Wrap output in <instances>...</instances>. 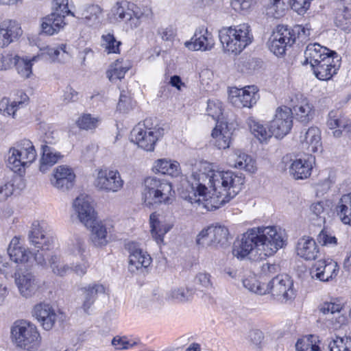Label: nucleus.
<instances>
[{
    "instance_id": "f257e3e1",
    "label": "nucleus",
    "mask_w": 351,
    "mask_h": 351,
    "mask_svg": "<svg viewBox=\"0 0 351 351\" xmlns=\"http://www.w3.org/2000/svg\"><path fill=\"white\" fill-rule=\"evenodd\" d=\"M199 172L193 171L181 196L191 204L219 208L241 190L244 178L232 171H222L208 162H201Z\"/></svg>"
},
{
    "instance_id": "f03ea898",
    "label": "nucleus",
    "mask_w": 351,
    "mask_h": 351,
    "mask_svg": "<svg viewBox=\"0 0 351 351\" xmlns=\"http://www.w3.org/2000/svg\"><path fill=\"white\" fill-rule=\"evenodd\" d=\"M285 230L276 226L253 228L234 241L232 254L239 260L263 259L286 245Z\"/></svg>"
},
{
    "instance_id": "7ed1b4c3",
    "label": "nucleus",
    "mask_w": 351,
    "mask_h": 351,
    "mask_svg": "<svg viewBox=\"0 0 351 351\" xmlns=\"http://www.w3.org/2000/svg\"><path fill=\"white\" fill-rule=\"evenodd\" d=\"M174 191L170 182L156 176H149L143 183V198L147 206L169 205L172 203Z\"/></svg>"
},
{
    "instance_id": "20e7f679",
    "label": "nucleus",
    "mask_w": 351,
    "mask_h": 351,
    "mask_svg": "<svg viewBox=\"0 0 351 351\" xmlns=\"http://www.w3.org/2000/svg\"><path fill=\"white\" fill-rule=\"evenodd\" d=\"M219 38L223 50L235 55L240 53L253 40L250 27L247 23L222 28L219 32Z\"/></svg>"
},
{
    "instance_id": "39448f33",
    "label": "nucleus",
    "mask_w": 351,
    "mask_h": 351,
    "mask_svg": "<svg viewBox=\"0 0 351 351\" xmlns=\"http://www.w3.org/2000/svg\"><path fill=\"white\" fill-rule=\"evenodd\" d=\"M11 337L14 344L27 351H36L41 342V337L36 326L29 322L19 320L11 328Z\"/></svg>"
},
{
    "instance_id": "423d86ee",
    "label": "nucleus",
    "mask_w": 351,
    "mask_h": 351,
    "mask_svg": "<svg viewBox=\"0 0 351 351\" xmlns=\"http://www.w3.org/2000/svg\"><path fill=\"white\" fill-rule=\"evenodd\" d=\"M36 156L32 142L24 139L16 147L10 149L7 165L14 172L21 173L35 160Z\"/></svg>"
},
{
    "instance_id": "0eeeda50",
    "label": "nucleus",
    "mask_w": 351,
    "mask_h": 351,
    "mask_svg": "<svg viewBox=\"0 0 351 351\" xmlns=\"http://www.w3.org/2000/svg\"><path fill=\"white\" fill-rule=\"evenodd\" d=\"M163 135V129L156 125L152 126L151 119H146L138 123L131 132V141L140 148L152 152L156 143Z\"/></svg>"
},
{
    "instance_id": "6e6552de",
    "label": "nucleus",
    "mask_w": 351,
    "mask_h": 351,
    "mask_svg": "<svg viewBox=\"0 0 351 351\" xmlns=\"http://www.w3.org/2000/svg\"><path fill=\"white\" fill-rule=\"evenodd\" d=\"M151 10L143 12L138 7L128 1L117 2L111 9L110 18L115 21H122L131 29L138 27L143 19L148 18Z\"/></svg>"
},
{
    "instance_id": "1a4fd4ad",
    "label": "nucleus",
    "mask_w": 351,
    "mask_h": 351,
    "mask_svg": "<svg viewBox=\"0 0 351 351\" xmlns=\"http://www.w3.org/2000/svg\"><path fill=\"white\" fill-rule=\"evenodd\" d=\"M267 293L281 303L292 300L295 295L293 282L288 275H278L266 285Z\"/></svg>"
},
{
    "instance_id": "9d476101",
    "label": "nucleus",
    "mask_w": 351,
    "mask_h": 351,
    "mask_svg": "<svg viewBox=\"0 0 351 351\" xmlns=\"http://www.w3.org/2000/svg\"><path fill=\"white\" fill-rule=\"evenodd\" d=\"M271 132L275 138H283L293 127V113L290 108L280 106L276 108L273 119L270 121Z\"/></svg>"
},
{
    "instance_id": "9b49d317",
    "label": "nucleus",
    "mask_w": 351,
    "mask_h": 351,
    "mask_svg": "<svg viewBox=\"0 0 351 351\" xmlns=\"http://www.w3.org/2000/svg\"><path fill=\"white\" fill-rule=\"evenodd\" d=\"M124 181L117 169H100L95 181V186L106 193H116L123 186Z\"/></svg>"
},
{
    "instance_id": "f8f14e48",
    "label": "nucleus",
    "mask_w": 351,
    "mask_h": 351,
    "mask_svg": "<svg viewBox=\"0 0 351 351\" xmlns=\"http://www.w3.org/2000/svg\"><path fill=\"white\" fill-rule=\"evenodd\" d=\"M125 248L129 252L128 270L131 273L143 272L152 263L149 254L144 252L136 242H128Z\"/></svg>"
},
{
    "instance_id": "ddd939ff",
    "label": "nucleus",
    "mask_w": 351,
    "mask_h": 351,
    "mask_svg": "<svg viewBox=\"0 0 351 351\" xmlns=\"http://www.w3.org/2000/svg\"><path fill=\"white\" fill-rule=\"evenodd\" d=\"M73 207L80 221L85 226H89L97 219V213L90 196L80 195L74 200Z\"/></svg>"
},
{
    "instance_id": "4468645a",
    "label": "nucleus",
    "mask_w": 351,
    "mask_h": 351,
    "mask_svg": "<svg viewBox=\"0 0 351 351\" xmlns=\"http://www.w3.org/2000/svg\"><path fill=\"white\" fill-rule=\"evenodd\" d=\"M290 28L285 25H278L270 38L269 47L276 56H281L285 53L287 47H291L295 42Z\"/></svg>"
},
{
    "instance_id": "2eb2a0df",
    "label": "nucleus",
    "mask_w": 351,
    "mask_h": 351,
    "mask_svg": "<svg viewBox=\"0 0 351 351\" xmlns=\"http://www.w3.org/2000/svg\"><path fill=\"white\" fill-rule=\"evenodd\" d=\"M256 86H248L242 89H232L229 94L230 103L237 108H251L259 99Z\"/></svg>"
},
{
    "instance_id": "dca6fc26",
    "label": "nucleus",
    "mask_w": 351,
    "mask_h": 351,
    "mask_svg": "<svg viewBox=\"0 0 351 351\" xmlns=\"http://www.w3.org/2000/svg\"><path fill=\"white\" fill-rule=\"evenodd\" d=\"M15 284L19 294L26 299L34 296L40 287L38 279L29 271L15 274Z\"/></svg>"
},
{
    "instance_id": "f3484780",
    "label": "nucleus",
    "mask_w": 351,
    "mask_h": 351,
    "mask_svg": "<svg viewBox=\"0 0 351 351\" xmlns=\"http://www.w3.org/2000/svg\"><path fill=\"white\" fill-rule=\"evenodd\" d=\"M75 174L67 165L56 167L50 178L51 185L58 190L66 191L71 189L75 183Z\"/></svg>"
},
{
    "instance_id": "a211bd4d",
    "label": "nucleus",
    "mask_w": 351,
    "mask_h": 351,
    "mask_svg": "<svg viewBox=\"0 0 351 351\" xmlns=\"http://www.w3.org/2000/svg\"><path fill=\"white\" fill-rule=\"evenodd\" d=\"M214 45L213 36L204 26L199 27L191 40L185 43V46L192 51H209Z\"/></svg>"
},
{
    "instance_id": "6ab92c4d",
    "label": "nucleus",
    "mask_w": 351,
    "mask_h": 351,
    "mask_svg": "<svg viewBox=\"0 0 351 351\" xmlns=\"http://www.w3.org/2000/svg\"><path fill=\"white\" fill-rule=\"evenodd\" d=\"M342 305L338 302H324L320 308V311L326 315L325 320L327 327L337 330L345 324L346 318L341 314Z\"/></svg>"
},
{
    "instance_id": "aec40b11",
    "label": "nucleus",
    "mask_w": 351,
    "mask_h": 351,
    "mask_svg": "<svg viewBox=\"0 0 351 351\" xmlns=\"http://www.w3.org/2000/svg\"><path fill=\"white\" fill-rule=\"evenodd\" d=\"M300 145L307 154L322 150L321 132L317 127H311L302 132L299 136Z\"/></svg>"
},
{
    "instance_id": "412c9836",
    "label": "nucleus",
    "mask_w": 351,
    "mask_h": 351,
    "mask_svg": "<svg viewBox=\"0 0 351 351\" xmlns=\"http://www.w3.org/2000/svg\"><path fill=\"white\" fill-rule=\"evenodd\" d=\"M340 66V58L337 53L325 56V59L315 67L313 73L320 80H328L337 73Z\"/></svg>"
},
{
    "instance_id": "4be33fe9",
    "label": "nucleus",
    "mask_w": 351,
    "mask_h": 351,
    "mask_svg": "<svg viewBox=\"0 0 351 351\" xmlns=\"http://www.w3.org/2000/svg\"><path fill=\"white\" fill-rule=\"evenodd\" d=\"M20 24L15 20L5 19L0 23V46L5 47L22 35Z\"/></svg>"
},
{
    "instance_id": "5701e85b",
    "label": "nucleus",
    "mask_w": 351,
    "mask_h": 351,
    "mask_svg": "<svg viewBox=\"0 0 351 351\" xmlns=\"http://www.w3.org/2000/svg\"><path fill=\"white\" fill-rule=\"evenodd\" d=\"M46 226L44 221H34L28 235L31 244L42 250H48L51 245V239L46 234Z\"/></svg>"
},
{
    "instance_id": "b1692460",
    "label": "nucleus",
    "mask_w": 351,
    "mask_h": 351,
    "mask_svg": "<svg viewBox=\"0 0 351 351\" xmlns=\"http://www.w3.org/2000/svg\"><path fill=\"white\" fill-rule=\"evenodd\" d=\"M82 296L81 308L84 313L89 315L91 306L100 294H104L106 287L99 282H92L80 288Z\"/></svg>"
},
{
    "instance_id": "393cba45",
    "label": "nucleus",
    "mask_w": 351,
    "mask_h": 351,
    "mask_svg": "<svg viewBox=\"0 0 351 351\" xmlns=\"http://www.w3.org/2000/svg\"><path fill=\"white\" fill-rule=\"evenodd\" d=\"M314 160L311 154L292 160L289 167L290 175L295 180L306 179L311 174Z\"/></svg>"
},
{
    "instance_id": "a878e982",
    "label": "nucleus",
    "mask_w": 351,
    "mask_h": 351,
    "mask_svg": "<svg viewBox=\"0 0 351 351\" xmlns=\"http://www.w3.org/2000/svg\"><path fill=\"white\" fill-rule=\"evenodd\" d=\"M33 316L46 330H51L58 318L55 309L47 303H40L34 306Z\"/></svg>"
},
{
    "instance_id": "bb28decb",
    "label": "nucleus",
    "mask_w": 351,
    "mask_h": 351,
    "mask_svg": "<svg viewBox=\"0 0 351 351\" xmlns=\"http://www.w3.org/2000/svg\"><path fill=\"white\" fill-rule=\"evenodd\" d=\"M336 55V52L320 45L318 43H311L307 45L304 53L303 64H310L312 69L316 67L326 56Z\"/></svg>"
},
{
    "instance_id": "cd10ccee",
    "label": "nucleus",
    "mask_w": 351,
    "mask_h": 351,
    "mask_svg": "<svg viewBox=\"0 0 351 351\" xmlns=\"http://www.w3.org/2000/svg\"><path fill=\"white\" fill-rule=\"evenodd\" d=\"M339 271L337 262L332 259L319 260L317 261L312 269V276L320 281H328L335 277Z\"/></svg>"
},
{
    "instance_id": "c85d7f7f",
    "label": "nucleus",
    "mask_w": 351,
    "mask_h": 351,
    "mask_svg": "<svg viewBox=\"0 0 351 351\" xmlns=\"http://www.w3.org/2000/svg\"><path fill=\"white\" fill-rule=\"evenodd\" d=\"M298 103L293 106L292 113L295 119L302 123H308L315 116L314 106L309 100L300 95L297 97Z\"/></svg>"
},
{
    "instance_id": "c756f323",
    "label": "nucleus",
    "mask_w": 351,
    "mask_h": 351,
    "mask_svg": "<svg viewBox=\"0 0 351 351\" xmlns=\"http://www.w3.org/2000/svg\"><path fill=\"white\" fill-rule=\"evenodd\" d=\"M149 223L153 239L158 244L162 243L165 235L172 228L173 224L156 213L150 215Z\"/></svg>"
},
{
    "instance_id": "7c9ffc66",
    "label": "nucleus",
    "mask_w": 351,
    "mask_h": 351,
    "mask_svg": "<svg viewBox=\"0 0 351 351\" xmlns=\"http://www.w3.org/2000/svg\"><path fill=\"white\" fill-rule=\"evenodd\" d=\"M232 126L227 122H218L212 132L215 145L219 149L229 147L231 136L232 134Z\"/></svg>"
},
{
    "instance_id": "2f4dec72",
    "label": "nucleus",
    "mask_w": 351,
    "mask_h": 351,
    "mask_svg": "<svg viewBox=\"0 0 351 351\" xmlns=\"http://www.w3.org/2000/svg\"><path fill=\"white\" fill-rule=\"evenodd\" d=\"M86 227L90 229V240L95 246L102 247L108 243V232L110 228L106 221L95 219L91 225Z\"/></svg>"
},
{
    "instance_id": "473e14b6",
    "label": "nucleus",
    "mask_w": 351,
    "mask_h": 351,
    "mask_svg": "<svg viewBox=\"0 0 351 351\" xmlns=\"http://www.w3.org/2000/svg\"><path fill=\"white\" fill-rule=\"evenodd\" d=\"M64 19L63 15L58 12H52L43 17L40 25L41 33L48 36L57 34L65 25Z\"/></svg>"
},
{
    "instance_id": "72a5a7b5",
    "label": "nucleus",
    "mask_w": 351,
    "mask_h": 351,
    "mask_svg": "<svg viewBox=\"0 0 351 351\" xmlns=\"http://www.w3.org/2000/svg\"><path fill=\"white\" fill-rule=\"evenodd\" d=\"M228 163L232 167L243 169L249 173H254L256 170L255 160L250 156L239 150L230 156Z\"/></svg>"
},
{
    "instance_id": "f704fd0d",
    "label": "nucleus",
    "mask_w": 351,
    "mask_h": 351,
    "mask_svg": "<svg viewBox=\"0 0 351 351\" xmlns=\"http://www.w3.org/2000/svg\"><path fill=\"white\" fill-rule=\"evenodd\" d=\"M75 17L80 18L90 26L98 25L101 19L102 10L97 5H86L75 12Z\"/></svg>"
},
{
    "instance_id": "c9c22d12",
    "label": "nucleus",
    "mask_w": 351,
    "mask_h": 351,
    "mask_svg": "<svg viewBox=\"0 0 351 351\" xmlns=\"http://www.w3.org/2000/svg\"><path fill=\"white\" fill-rule=\"evenodd\" d=\"M8 253L10 259L16 263H23L28 261L30 252L20 241V238L14 237L10 241Z\"/></svg>"
},
{
    "instance_id": "e433bc0d",
    "label": "nucleus",
    "mask_w": 351,
    "mask_h": 351,
    "mask_svg": "<svg viewBox=\"0 0 351 351\" xmlns=\"http://www.w3.org/2000/svg\"><path fill=\"white\" fill-rule=\"evenodd\" d=\"M297 254L306 260H314L319 254L315 240L309 237L300 239L297 245Z\"/></svg>"
},
{
    "instance_id": "4c0bfd02",
    "label": "nucleus",
    "mask_w": 351,
    "mask_h": 351,
    "mask_svg": "<svg viewBox=\"0 0 351 351\" xmlns=\"http://www.w3.org/2000/svg\"><path fill=\"white\" fill-rule=\"evenodd\" d=\"M335 213L343 224L351 226V193L341 197L335 206Z\"/></svg>"
},
{
    "instance_id": "58836bf2",
    "label": "nucleus",
    "mask_w": 351,
    "mask_h": 351,
    "mask_svg": "<svg viewBox=\"0 0 351 351\" xmlns=\"http://www.w3.org/2000/svg\"><path fill=\"white\" fill-rule=\"evenodd\" d=\"M153 170L156 173L168 175L171 177H177L181 173L180 164L177 161H172L166 158L156 160L153 166Z\"/></svg>"
},
{
    "instance_id": "ea45409f",
    "label": "nucleus",
    "mask_w": 351,
    "mask_h": 351,
    "mask_svg": "<svg viewBox=\"0 0 351 351\" xmlns=\"http://www.w3.org/2000/svg\"><path fill=\"white\" fill-rule=\"evenodd\" d=\"M27 99V96L25 94L21 100L17 101H10L8 98L4 97L0 101V112L4 115L7 114L15 118L17 111L26 106Z\"/></svg>"
},
{
    "instance_id": "a19ab883",
    "label": "nucleus",
    "mask_w": 351,
    "mask_h": 351,
    "mask_svg": "<svg viewBox=\"0 0 351 351\" xmlns=\"http://www.w3.org/2000/svg\"><path fill=\"white\" fill-rule=\"evenodd\" d=\"M345 117L339 110H331L328 115L327 126L330 130H335L332 134L335 137H340L342 134V128L346 123Z\"/></svg>"
},
{
    "instance_id": "79ce46f5",
    "label": "nucleus",
    "mask_w": 351,
    "mask_h": 351,
    "mask_svg": "<svg viewBox=\"0 0 351 351\" xmlns=\"http://www.w3.org/2000/svg\"><path fill=\"white\" fill-rule=\"evenodd\" d=\"M193 289L180 287L171 289L167 294V298L175 303H184L191 301L193 296Z\"/></svg>"
},
{
    "instance_id": "37998d69",
    "label": "nucleus",
    "mask_w": 351,
    "mask_h": 351,
    "mask_svg": "<svg viewBox=\"0 0 351 351\" xmlns=\"http://www.w3.org/2000/svg\"><path fill=\"white\" fill-rule=\"evenodd\" d=\"M250 131L254 136L261 143L267 142L273 135L270 125L266 127L263 123L254 119H250L248 122Z\"/></svg>"
},
{
    "instance_id": "c03bdc74",
    "label": "nucleus",
    "mask_w": 351,
    "mask_h": 351,
    "mask_svg": "<svg viewBox=\"0 0 351 351\" xmlns=\"http://www.w3.org/2000/svg\"><path fill=\"white\" fill-rule=\"evenodd\" d=\"M42 149L43 155L40 170L45 172L47 169V166H52L56 164L61 158L62 155L53 147L47 145H43Z\"/></svg>"
},
{
    "instance_id": "a18cd8bd",
    "label": "nucleus",
    "mask_w": 351,
    "mask_h": 351,
    "mask_svg": "<svg viewBox=\"0 0 351 351\" xmlns=\"http://www.w3.org/2000/svg\"><path fill=\"white\" fill-rule=\"evenodd\" d=\"M334 23L342 30L350 31L351 29V11L345 6L337 9L335 12Z\"/></svg>"
},
{
    "instance_id": "49530a36",
    "label": "nucleus",
    "mask_w": 351,
    "mask_h": 351,
    "mask_svg": "<svg viewBox=\"0 0 351 351\" xmlns=\"http://www.w3.org/2000/svg\"><path fill=\"white\" fill-rule=\"evenodd\" d=\"M86 249L85 237L77 234L73 237L68 246L69 254L76 258L86 257Z\"/></svg>"
},
{
    "instance_id": "de8ad7c7",
    "label": "nucleus",
    "mask_w": 351,
    "mask_h": 351,
    "mask_svg": "<svg viewBox=\"0 0 351 351\" xmlns=\"http://www.w3.org/2000/svg\"><path fill=\"white\" fill-rule=\"evenodd\" d=\"M243 287L250 292L265 295L267 293V287L265 284L261 283L254 274H250L246 276L242 280Z\"/></svg>"
},
{
    "instance_id": "09e8293b",
    "label": "nucleus",
    "mask_w": 351,
    "mask_h": 351,
    "mask_svg": "<svg viewBox=\"0 0 351 351\" xmlns=\"http://www.w3.org/2000/svg\"><path fill=\"white\" fill-rule=\"evenodd\" d=\"M37 57L34 56L31 60L21 58L18 56L15 60L14 66L18 73L23 78H28L32 73V62L36 61Z\"/></svg>"
},
{
    "instance_id": "8fccbe9b",
    "label": "nucleus",
    "mask_w": 351,
    "mask_h": 351,
    "mask_svg": "<svg viewBox=\"0 0 351 351\" xmlns=\"http://www.w3.org/2000/svg\"><path fill=\"white\" fill-rule=\"evenodd\" d=\"M129 70L128 66H123L122 62L117 60L107 71V77L111 82L117 80H121L124 77L125 73Z\"/></svg>"
},
{
    "instance_id": "3c124183",
    "label": "nucleus",
    "mask_w": 351,
    "mask_h": 351,
    "mask_svg": "<svg viewBox=\"0 0 351 351\" xmlns=\"http://www.w3.org/2000/svg\"><path fill=\"white\" fill-rule=\"evenodd\" d=\"M330 351H351V337H337L328 344Z\"/></svg>"
},
{
    "instance_id": "603ef678",
    "label": "nucleus",
    "mask_w": 351,
    "mask_h": 351,
    "mask_svg": "<svg viewBox=\"0 0 351 351\" xmlns=\"http://www.w3.org/2000/svg\"><path fill=\"white\" fill-rule=\"evenodd\" d=\"M210 229L213 232L214 245L220 244L225 245L228 242L229 232L227 228L221 226H210Z\"/></svg>"
},
{
    "instance_id": "864d4df0",
    "label": "nucleus",
    "mask_w": 351,
    "mask_h": 351,
    "mask_svg": "<svg viewBox=\"0 0 351 351\" xmlns=\"http://www.w3.org/2000/svg\"><path fill=\"white\" fill-rule=\"evenodd\" d=\"M100 121L99 117H93L90 114H84L77 121V125L83 130H93L98 126Z\"/></svg>"
},
{
    "instance_id": "5fc2aeb1",
    "label": "nucleus",
    "mask_w": 351,
    "mask_h": 351,
    "mask_svg": "<svg viewBox=\"0 0 351 351\" xmlns=\"http://www.w3.org/2000/svg\"><path fill=\"white\" fill-rule=\"evenodd\" d=\"M296 351H321L319 346L316 343L315 337H305L300 339L295 343Z\"/></svg>"
},
{
    "instance_id": "6e6d98bb",
    "label": "nucleus",
    "mask_w": 351,
    "mask_h": 351,
    "mask_svg": "<svg viewBox=\"0 0 351 351\" xmlns=\"http://www.w3.org/2000/svg\"><path fill=\"white\" fill-rule=\"evenodd\" d=\"M137 344L138 341L136 339L126 336H116L112 340V345L117 350H129Z\"/></svg>"
},
{
    "instance_id": "4d7b16f0",
    "label": "nucleus",
    "mask_w": 351,
    "mask_h": 351,
    "mask_svg": "<svg viewBox=\"0 0 351 351\" xmlns=\"http://www.w3.org/2000/svg\"><path fill=\"white\" fill-rule=\"evenodd\" d=\"M49 261L52 271L58 276H63L71 271V267L68 265L61 263L60 258L56 255L51 256Z\"/></svg>"
},
{
    "instance_id": "13d9d810",
    "label": "nucleus",
    "mask_w": 351,
    "mask_h": 351,
    "mask_svg": "<svg viewBox=\"0 0 351 351\" xmlns=\"http://www.w3.org/2000/svg\"><path fill=\"white\" fill-rule=\"evenodd\" d=\"M102 45L108 53H119V46L121 43L116 40L113 34L110 33L103 35L101 37Z\"/></svg>"
},
{
    "instance_id": "bf43d9fd",
    "label": "nucleus",
    "mask_w": 351,
    "mask_h": 351,
    "mask_svg": "<svg viewBox=\"0 0 351 351\" xmlns=\"http://www.w3.org/2000/svg\"><path fill=\"white\" fill-rule=\"evenodd\" d=\"M207 114L211 117L213 120L218 122H223L220 121V117L222 115V104L217 99L208 100L207 106Z\"/></svg>"
},
{
    "instance_id": "052dcab7",
    "label": "nucleus",
    "mask_w": 351,
    "mask_h": 351,
    "mask_svg": "<svg viewBox=\"0 0 351 351\" xmlns=\"http://www.w3.org/2000/svg\"><path fill=\"white\" fill-rule=\"evenodd\" d=\"M210 226L204 228L196 237V244L200 247H204L207 246L214 245L213 238V232L210 230Z\"/></svg>"
},
{
    "instance_id": "680f3d73",
    "label": "nucleus",
    "mask_w": 351,
    "mask_h": 351,
    "mask_svg": "<svg viewBox=\"0 0 351 351\" xmlns=\"http://www.w3.org/2000/svg\"><path fill=\"white\" fill-rule=\"evenodd\" d=\"M248 339L253 349L261 351L265 346L264 335L259 330L250 331Z\"/></svg>"
},
{
    "instance_id": "e2e57ef3",
    "label": "nucleus",
    "mask_w": 351,
    "mask_h": 351,
    "mask_svg": "<svg viewBox=\"0 0 351 351\" xmlns=\"http://www.w3.org/2000/svg\"><path fill=\"white\" fill-rule=\"evenodd\" d=\"M66 45H65V44H61L60 45H58L57 47H47L44 49L43 53H46L47 55H48L52 61H56V60L60 61V60L58 58L59 56H61L64 58V55H68V53L66 51Z\"/></svg>"
},
{
    "instance_id": "0e129e2a",
    "label": "nucleus",
    "mask_w": 351,
    "mask_h": 351,
    "mask_svg": "<svg viewBox=\"0 0 351 351\" xmlns=\"http://www.w3.org/2000/svg\"><path fill=\"white\" fill-rule=\"evenodd\" d=\"M311 30L310 25L308 24L305 26L298 25L294 26L293 29H290V32H292L293 37H295V39L298 38L301 42L308 38L311 34Z\"/></svg>"
},
{
    "instance_id": "69168bd1",
    "label": "nucleus",
    "mask_w": 351,
    "mask_h": 351,
    "mask_svg": "<svg viewBox=\"0 0 351 351\" xmlns=\"http://www.w3.org/2000/svg\"><path fill=\"white\" fill-rule=\"evenodd\" d=\"M317 240L322 245L326 247H334L337 244V239L326 230H322L319 232Z\"/></svg>"
},
{
    "instance_id": "338daca9",
    "label": "nucleus",
    "mask_w": 351,
    "mask_h": 351,
    "mask_svg": "<svg viewBox=\"0 0 351 351\" xmlns=\"http://www.w3.org/2000/svg\"><path fill=\"white\" fill-rule=\"evenodd\" d=\"M194 282L199 289L208 290L213 287L211 276L206 272H199L195 278Z\"/></svg>"
},
{
    "instance_id": "774afa93",
    "label": "nucleus",
    "mask_w": 351,
    "mask_h": 351,
    "mask_svg": "<svg viewBox=\"0 0 351 351\" xmlns=\"http://www.w3.org/2000/svg\"><path fill=\"white\" fill-rule=\"evenodd\" d=\"M271 4L270 10L274 11L273 15L275 18H280L288 8L289 0H269Z\"/></svg>"
}]
</instances>
